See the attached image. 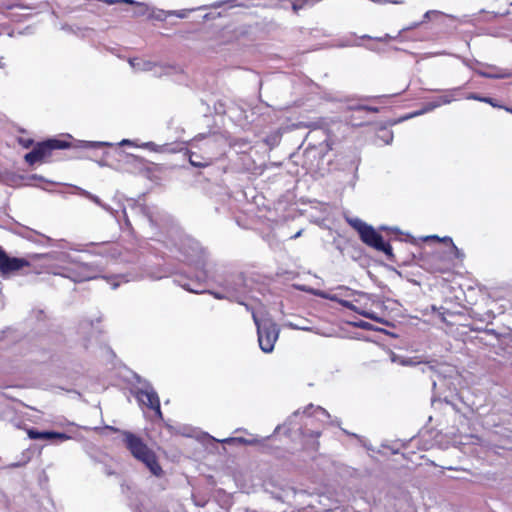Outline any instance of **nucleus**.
Listing matches in <instances>:
<instances>
[{
	"mask_svg": "<svg viewBox=\"0 0 512 512\" xmlns=\"http://www.w3.org/2000/svg\"><path fill=\"white\" fill-rule=\"evenodd\" d=\"M300 234H301V231L297 232V233H296L292 238H294V239H295V238L299 237V236H300Z\"/></svg>",
	"mask_w": 512,
	"mask_h": 512,
	"instance_id": "nucleus-55",
	"label": "nucleus"
},
{
	"mask_svg": "<svg viewBox=\"0 0 512 512\" xmlns=\"http://www.w3.org/2000/svg\"><path fill=\"white\" fill-rule=\"evenodd\" d=\"M476 63L491 70V71H485L482 69H475V72L481 77L488 78V79H505V78L512 77V71H510V70L500 68L496 65L482 64L478 61H476Z\"/></svg>",
	"mask_w": 512,
	"mask_h": 512,
	"instance_id": "nucleus-12",
	"label": "nucleus"
},
{
	"mask_svg": "<svg viewBox=\"0 0 512 512\" xmlns=\"http://www.w3.org/2000/svg\"><path fill=\"white\" fill-rule=\"evenodd\" d=\"M42 237L43 240H45L46 242H53V240L47 236H44V235H40Z\"/></svg>",
	"mask_w": 512,
	"mask_h": 512,
	"instance_id": "nucleus-53",
	"label": "nucleus"
},
{
	"mask_svg": "<svg viewBox=\"0 0 512 512\" xmlns=\"http://www.w3.org/2000/svg\"><path fill=\"white\" fill-rule=\"evenodd\" d=\"M317 410L320 411L322 414L326 415L327 417H329L328 412L324 408L318 406Z\"/></svg>",
	"mask_w": 512,
	"mask_h": 512,
	"instance_id": "nucleus-49",
	"label": "nucleus"
},
{
	"mask_svg": "<svg viewBox=\"0 0 512 512\" xmlns=\"http://www.w3.org/2000/svg\"><path fill=\"white\" fill-rule=\"evenodd\" d=\"M112 144L109 142H99V141H80V147L86 149H98L105 146H111Z\"/></svg>",
	"mask_w": 512,
	"mask_h": 512,
	"instance_id": "nucleus-22",
	"label": "nucleus"
},
{
	"mask_svg": "<svg viewBox=\"0 0 512 512\" xmlns=\"http://www.w3.org/2000/svg\"><path fill=\"white\" fill-rule=\"evenodd\" d=\"M355 326L364 330H373V325L369 322L365 321H359L358 323H355Z\"/></svg>",
	"mask_w": 512,
	"mask_h": 512,
	"instance_id": "nucleus-33",
	"label": "nucleus"
},
{
	"mask_svg": "<svg viewBox=\"0 0 512 512\" xmlns=\"http://www.w3.org/2000/svg\"><path fill=\"white\" fill-rule=\"evenodd\" d=\"M123 213H124V216H125V225H126L127 227H130V226H131V223H130V221H129V219H128L127 215H126L125 210L123 211Z\"/></svg>",
	"mask_w": 512,
	"mask_h": 512,
	"instance_id": "nucleus-50",
	"label": "nucleus"
},
{
	"mask_svg": "<svg viewBox=\"0 0 512 512\" xmlns=\"http://www.w3.org/2000/svg\"><path fill=\"white\" fill-rule=\"evenodd\" d=\"M347 221L349 225L358 232L359 235L361 234V231H364L369 226L359 218H348Z\"/></svg>",
	"mask_w": 512,
	"mask_h": 512,
	"instance_id": "nucleus-21",
	"label": "nucleus"
},
{
	"mask_svg": "<svg viewBox=\"0 0 512 512\" xmlns=\"http://www.w3.org/2000/svg\"><path fill=\"white\" fill-rule=\"evenodd\" d=\"M320 435H321V432H319V431H311V433H310V436H313L316 438L319 437Z\"/></svg>",
	"mask_w": 512,
	"mask_h": 512,
	"instance_id": "nucleus-52",
	"label": "nucleus"
},
{
	"mask_svg": "<svg viewBox=\"0 0 512 512\" xmlns=\"http://www.w3.org/2000/svg\"><path fill=\"white\" fill-rule=\"evenodd\" d=\"M291 326L294 328V329H298V330H304V331H309L310 328L307 327V324H304V326H299V325H294V324H291Z\"/></svg>",
	"mask_w": 512,
	"mask_h": 512,
	"instance_id": "nucleus-43",
	"label": "nucleus"
},
{
	"mask_svg": "<svg viewBox=\"0 0 512 512\" xmlns=\"http://www.w3.org/2000/svg\"><path fill=\"white\" fill-rule=\"evenodd\" d=\"M299 414V411H295L288 419H287V423L288 424H291L292 423V420L297 417V415Z\"/></svg>",
	"mask_w": 512,
	"mask_h": 512,
	"instance_id": "nucleus-46",
	"label": "nucleus"
},
{
	"mask_svg": "<svg viewBox=\"0 0 512 512\" xmlns=\"http://www.w3.org/2000/svg\"><path fill=\"white\" fill-rule=\"evenodd\" d=\"M253 321L257 327L259 347L264 353H270L274 349L275 342L279 337L280 329L270 318L260 319L256 312L252 313Z\"/></svg>",
	"mask_w": 512,
	"mask_h": 512,
	"instance_id": "nucleus-4",
	"label": "nucleus"
},
{
	"mask_svg": "<svg viewBox=\"0 0 512 512\" xmlns=\"http://www.w3.org/2000/svg\"><path fill=\"white\" fill-rule=\"evenodd\" d=\"M129 64L135 71H155V76L159 77H162L164 75H173L182 72V69L178 66L162 64L158 66L155 62L147 61L140 58L130 59Z\"/></svg>",
	"mask_w": 512,
	"mask_h": 512,
	"instance_id": "nucleus-10",
	"label": "nucleus"
},
{
	"mask_svg": "<svg viewBox=\"0 0 512 512\" xmlns=\"http://www.w3.org/2000/svg\"><path fill=\"white\" fill-rule=\"evenodd\" d=\"M132 209L136 214L147 219L151 228L158 231L159 233H164L167 230L169 223L171 222L170 216L159 210L157 207H150L144 204H135Z\"/></svg>",
	"mask_w": 512,
	"mask_h": 512,
	"instance_id": "nucleus-6",
	"label": "nucleus"
},
{
	"mask_svg": "<svg viewBox=\"0 0 512 512\" xmlns=\"http://www.w3.org/2000/svg\"><path fill=\"white\" fill-rule=\"evenodd\" d=\"M176 246L180 254L183 256V260L190 265H194L198 271L194 278H190L182 274L177 275L174 278V283L188 292L202 294L204 290L197 287H201L208 279V274L205 270L206 253L204 249L197 240L190 237L181 238Z\"/></svg>",
	"mask_w": 512,
	"mask_h": 512,
	"instance_id": "nucleus-1",
	"label": "nucleus"
},
{
	"mask_svg": "<svg viewBox=\"0 0 512 512\" xmlns=\"http://www.w3.org/2000/svg\"><path fill=\"white\" fill-rule=\"evenodd\" d=\"M224 5H228L230 8L235 7L234 0H225V1H218L211 5L212 8H220Z\"/></svg>",
	"mask_w": 512,
	"mask_h": 512,
	"instance_id": "nucleus-31",
	"label": "nucleus"
},
{
	"mask_svg": "<svg viewBox=\"0 0 512 512\" xmlns=\"http://www.w3.org/2000/svg\"><path fill=\"white\" fill-rule=\"evenodd\" d=\"M393 140V133L391 131H385V143L390 144Z\"/></svg>",
	"mask_w": 512,
	"mask_h": 512,
	"instance_id": "nucleus-39",
	"label": "nucleus"
},
{
	"mask_svg": "<svg viewBox=\"0 0 512 512\" xmlns=\"http://www.w3.org/2000/svg\"><path fill=\"white\" fill-rule=\"evenodd\" d=\"M125 161L126 163L128 164H131V165H135V166H142L143 163H144V159L139 157V156H136V155H133V154H126L125 155Z\"/></svg>",
	"mask_w": 512,
	"mask_h": 512,
	"instance_id": "nucleus-28",
	"label": "nucleus"
},
{
	"mask_svg": "<svg viewBox=\"0 0 512 512\" xmlns=\"http://www.w3.org/2000/svg\"><path fill=\"white\" fill-rule=\"evenodd\" d=\"M23 460L22 461H18V462H15V463H12L10 464V467L12 468H17V467H21V466H24L25 464H27L30 460V456L29 455H26L25 453L23 454Z\"/></svg>",
	"mask_w": 512,
	"mask_h": 512,
	"instance_id": "nucleus-32",
	"label": "nucleus"
},
{
	"mask_svg": "<svg viewBox=\"0 0 512 512\" xmlns=\"http://www.w3.org/2000/svg\"><path fill=\"white\" fill-rule=\"evenodd\" d=\"M111 430L114 431V432H119L120 431L119 429L114 428V427H111Z\"/></svg>",
	"mask_w": 512,
	"mask_h": 512,
	"instance_id": "nucleus-58",
	"label": "nucleus"
},
{
	"mask_svg": "<svg viewBox=\"0 0 512 512\" xmlns=\"http://www.w3.org/2000/svg\"><path fill=\"white\" fill-rule=\"evenodd\" d=\"M291 326L294 328V329H298V330H304V331H309L310 328L307 327V324H304V326H299V325H294V324H291Z\"/></svg>",
	"mask_w": 512,
	"mask_h": 512,
	"instance_id": "nucleus-42",
	"label": "nucleus"
},
{
	"mask_svg": "<svg viewBox=\"0 0 512 512\" xmlns=\"http://www.w3.org/2000/svg\"><path fill=\"white\" fill-rule=\"evenodd\" d=\"M310 408H313V404H310L306 409H310Z\"/></svg>",
	"mask_w": 512,
	"mask_h": 512,
	"instance_id": "nucleus-60",
	"label": "nucleus"
},
{
	"mask_svg": "<svg viewBox=\"0 0 512 512\" xmlns=\"http://www.w3.org/2000/svg\"><path fill=\"white\" fill-rule=\"evenodd\" d=\"M381 230H386L387 228L385 226L380 227Z\"/></svg>",
	"mask_w": 512,
	"mask_h": 512,
	"instance_id": "nucleus-61",
	"label": "nucleus"
},
{
	"mask_svg": "<svg viewBox=\"0 0 512 512\" xmlns=\"http://www.w3.org/2000/svg\"><path fill=\"white\" fill-rule=\"evenodd\" d=\"M444 14L437 10H429L423 15V20L420 22H413L409 26L400 29L398 32H409L411 30L417 29L422 23H425L428 20L443 18Z\"/></svg>",
	"mask_w": 512,
	"mask_h": 512,
	"instance_id": "nucleus-16",
	"label": "nucleus"
},
{
	"mask_svg": "<svg viewBox=\"0 0 512 512\" xmlns=\"http://www.w3.org/2000/svg\"><path fill=\"white\" fill-rule=\"evenodd\" d=\"M123 442L134 458L141 461L155 476H161L163 470L157 462L155 453L148 448L144 441L130 431H122Z\"/></svg>",
	"mask_w": 512,
	"mask_h": 512,
	"instance_id": "nucleus-2",
	"label": "nucleus"
},
{
	"mask_svg": "<svg viewBox=\"0 0 512 512\" xmlns=\"http://www.w3.org/2000/svg\"><path fill=\"white\" fill-rule=\"evenodd\" d=\"M324 142H325L326 148H325V151H324L323 155H324L326 152H328L329 150H331V149H332L331 144H330V142L328 141V139H325V140H324Z\"/></svg>",
	"mask_w": 512,
	"mask_h": 512,
	"instance_id": "nucleus-45",
	"label": "nucleus"
},
{
	"mask_svg": "<svg viewBox=\"0 0 512 512\" xmlns=\"http://www.w3.org/2000/svg\"><path fill=\"white\" fill-rule=\"evenodd\" d=\"M432 103H433L434 105H436V108H437V107H440V106L442 105V104H441V101L438 99V97H437L435 100H433V101H432Z\"/></svg>",
	"mask_w": 512,
	"mask_h": 512,
	"instance_id": "nucleus-51",
	"label": "nucleus"
},
{
	"mask_svg": "<svg viewBox=\"0 0 512 512\" xmlns=\"http://www.w3.org/2000/svg\"><path fill=\"white\" fill-rule=\"evenodd\" d=\"M213 157L211 156H202L195 151L189 152V162L192 166L198 168H204L212 164Z\"/></svg>",
	"mask_w": 512,
	"mask_h": 512,
	"instance_id": "nucleus-17",
	"label": "nucleus"
},
{
	"mask_svg": "<svg viewBox=\"0 0 512 512\" xmlns=\"http://www.w3.org/2000/svg\"><path fill=\"white\" fill-rule=\"evenodd\" d=\"M343 431H344V433H346L347 435H350V436H353V437H355V438H358V435H357V434H355V433H350V432H348L347 430H344V429H343Z\"/></svg>",
	"mask_w": 512,
	"mask_h": 512,
	"instance_id": "nucleus-54",
	"label": "nucleus"
},
{
	"mask_svg": "<svg viewBox=\"0 0 512 512\" xmlns=\"http://www.w3.org/2000/svg\"><path fill=\"white\" fill-rule=\"evenodd\" d=\"M300 289L302 291H306V292H310L312 293L313 295L315 296H318V297H321V298H324V299H329L331 301H336L338 302L342 307L344 308H347L349 310H353V311H356V307L353 305L352 302L348 301V300H343V299H338V297L336 295H333V296H329L327 293L323 292V291H320V290H315V289H306L304 286L303 287H300Z\"/></svg>",
	"mask_w": 512,
	"mask_h": 512,
	"instance_id": "nucleus-15",
	"label": "nucleus"
},
{
	"mask_svg": "<svg viewBox=\"0 0 512 512\" xmlns=\"http://www.w3.org/2000/svg\"><path fill=\"white\" fill-rule=\"evenodd\" d=\"M74 188L77 190V192H78L81 196H83V197H85V198H87V199L91 200L92 202H94L96 205H98V206H99V207H101L102 209H104V210H106V211H110V210H111L110 206H109V205H107V204H105V203H103V202L101 201V199H100L98 196H96V195H94V194L90 193L89 191H87V190H85V189H82V188H80V187L74 186Z\"/></svg>",
	"mask_w": 512,
	"mask_h": 512,
	"instance_id": "nucleus-18",
	"label": "nucleus"
},
{
	"mask_svg": "<svg viewBox=\"0 0 512 512\" xmlns=\"http://www.w3.org/2000/svg\"><path fill=\"white\" fill-rule=\"evenodd\" d=\"M362 316H364L365 318H368V319H371L375 322H378V323H383V324H386L388 325L389 322L384 320L383 318H380L378 317L375 313L373 312H366V311H363V312H359Z\"/></svg>",
	"mask_w": 512,
	"mask_h": 512,
	"instance_id": "nucleus-29",
	"label": "nucleus"
},
{
	"mask_svg": "<svg viewBox=\"0 0 512 512\" xmlns=\"http://www.w3.org/2000/svg\"><path fill=\"white\" fill-rule=\"evenodd\" d=\"M504 109H505V110H506L507 112H510V113H512V108H509V107H505Z\"/></svg>",
	"mask_w": 512,
	"mask_h": 512,
	"instance_id": "nucleus-57",
	"label": "nucleus"
},
{
	"mask_svg": "<svg viewBox=\"0 0 512 512\" xmlns=\"http://www.w3.org/2000/svg\"><path fill=\"white\" fill-rule=\"evenodd\" d=\"M30 266V262L26 258L12 257L0 246V272L7 275L19 271L23 267Z\"/></svg>",
	"mask_w": 512,
	"mask_h": 512,
	"instance_id": "nucleus-11",
	"label": "nucleus"
},
{
	"mask_svg": "<svg viewBox=\"0 0 512 512\" xmlns=\"http://www.w3.org/2000/svg\"><path fill=\"white\" fill-rule=\"evenodd\" d=\"M374 3L377 4H386V3H393V4H400L402 3L401 0H371Z\"/></svg>",
	"mask_w": 512,
	"mask_h": 512,
	"instance_id": "nucleus-35",
	"label": "nucleus"
},
{
	"mask_svg": "<svg viewBox=\"0 0 512 512\" xmlns=\"http://www.w3.org/2000/svg\"><path fill=\"white\" fill-rule=\"evenodd\" d=\"M429 239L449 243L451 246V250L454 252L456 258H462L464 256L463 252L457 248V246L453 243L452 239L448 236H446L444 238H440L437 235H432V236H427L425 238V240H429Z\"/></svg>",
	"mask_w": 512,
	"mask_h": 512,
	"instance_id": "nucleus-19",
	"label": "nucleus"
},
{
	"mask_svg": "<svg viewBox=\"0 0 512 512\" xmlns=\"http://www.w3.org/2000/svg\"><path fill=\"white\" fill-rule=\"evenodd\" d=\"M242 305L246 308V310H247V311H250V312H251V314H252L253 312H255L249 304H247V303H245V302H244V304H242Z\"/></svg>",
	"mask_w": 512,
	"mask_h": 512,
	"instance_id": "nucleus-48",
	"label": "nucleus"
},
{
	"mask_svg": "<svg viewBox=\"0 0 512 512\" xmlns=\"http://www.w3.org/2000/svg\"><path fill=\"white\" fill-rule=\"evenodd\" d=\"M54 255L57 256V259H59V260H65L66 258H68V254H66V253H57V252L51 253V257H53Z\"/></svg>",
	"mask_w": 512,
	"mask_h": 512,
	"instance_id": "nucleus-40",
	"label": "nucleus"
},
{
	"mask_svg": "<svg viewBox=\"0 0 512 512\" xmlns=\"http://www.w3.org/2000/svg\"><path fill=\"white\" fill-rule=\"evenodd\" d=\"M359 162H360V159L357 157V155H353L352 163L354 164L356 170L358 168Z\"/></svg>",
	"mask_w": 512,
	"mask_h": 512,
	"instance_id": "nucleus-44",
	"label": "nucleus"
},
{
	"mask_svg": "<svg viewBox=\"0 0 512 512\" xmlns=\"http://www.w3.org/2000/svg\"><path fill=\"white\" fill-rule=\"evenodd\" d=\"M119 145L121 146H124V145H133L132 141L131 140H128V139H123Z\"/></svg>",
	"mask_w": 512,
	"mask_h": 512,
	"instance_id": "nucleus-47",
	"label": "nucleus"
},
{
	"mask_svg": "<svg viewBox=\"0 0 512 512\" xmlns=\"http://www.w3.org/2000/svg\"><path fill=\"white\" fill-rule=\"evenodd\" d=\"M118 286H119V283H114V284H113V288H114V289H115V288H117Z\"/></svg>",
	"mask_w": 512,
	"mask_h": 512,
	"instance_id": "nucleus-59",
	"label": "nucleus"
},
{
	"mask_svg": "<svg viewBox=\"0 0 512 512\" xmlns=\"http://www.w3.org/2000/svg\"><path fill=\"white\" fill-rule=\"evenodd\" d=\"M139 387L135 389V397L138 402L145 405L151 410H154L159 418H162V412L160 408V400L157 392L153 388L150 382L141 379L140 376H136Z\"/></svg>",
	"mask_w": 512,
	"mask_h": 512,
	"instance_id": "nucleus-8",
	"label": "nucleus"
},
{
	"mask_svg": "<svg viewBox=\"0 0 512 512\" xmlns=\"http://www.w3.org/2000/svg\"><path fill=\"white\" fill-rule=\"evenodd\" d=\"M401 34H397V36H391L390 34H384L381 37H372L369 34H363L362 36H356V34H351L350 37L346 41H341L337 44L338 47H348V46H363L368 50L376 51V52H387L390 50H401L394 45V42L397 41L398 37Z\"/></svg>",
	"mask_w": 512,
	"mask_h": 512,
	"instance_id": "nucleus-3",
	"label": "nucleus"
},
{
	"mask_svg": "<svg viewBox=\"0 0 512 512\" xmlns=\"http://www.w3.org/2000/svg\"><path fill=\"white\" fill-rule=\"evenodd\" d=\"M71 145L68 141L51 138L43 142L37 143L34 148L25 155V161L33 165L44 158L50 156L51 152L55 149H67Z\"/></svg>",
	"mask_w": 512,
	"mask_h": 512,
	"instance_id": "nucleus-7",
	"label": "nucleus"
},
{
	"mask_svg": "<svg viewBox=\"0 0 512 512\" xmlns=\"http://www.w3.org/2000/svg\"><path fill=\"white\" fill-rule=\"evenodd\" d=\"M220 16V13H214V12H210V13H206L204 16H203V19L204 20H210V19H214L216 17H219Z\"/></svg>",
	"mask_w": 512,
	"mask_h": 512,
	"instance_id": "nucleus-38",
	"label": "nucleus"
},
{
	"mask_svg": "<svg viewBox=\"0 0 512 512\" xmlns=\"http://www.w3.org/2000/svg\"><path fill=\"white\" fill-rule=\"evenodd\" d=\"M470 98L478 100V101H481V102H484V103H488V104H490L493 107L504 108L502 105L498 104L497 101L494 98H491V97H481V96H479L477 94H472L470 96Z\"/></svg>",
	"mask_w": 512,
	"mask_h": 512,
	"instance_id": "nucleus-25",
	"label": "nucleus"
},
{
	"mask_svg": "<svg viewBox=\"0 0 512 512\" xmlns=\"http://www.w3.org/2000/svg\"><path fill=\"white\" fill-rule=\"evenodd\" d=\"M103 271V265L97 262L80 263L75 268H61L53 272L55 275L68 278L71 281L84 282L97 278Z\"/></svg>",
	"mask_w": 512,
	"mask_h": 512,
	"instance_id": "nucleus-5",
	"label": "nucleus"
},
{
	"mask_svg": "<svg viewBox=\"0 0 512 512\" xmlns=\"http://www.w3.org/2000/svg\"><path fill=\"white\" fill-rule=\"evenodd\" d=\"M92 325H93V323H92V322L85 320V321H82V322L80 323V329L84 330V329L89 328V327H90V326H92Z\"/></svg>",
	"mask_w": 512,
	"mask_h": 512,
	"instance_id": "nucleus-41",
	"label": "nucleus"
},
{
	"mask_svg": "<svg viewBox=\"0 0 512 512\" xmlns=\"http://www.w3.org/2000/svg\"><path fill=\"white\" fill-rule=\"evenodd\" d=\"M206 285V282L201 286V287H198L199 289H202L204 290L203 293H209L211 294L215 299H219V300H222V299H228L230 301H233V298L230 296V294H228L225 290L224 292H218V291H211V290H206L204 288V286Z\"/></svg>",
	"mask_w": 512,
	"mask_h": 512,
	"instance_id": "nucleus-24",
	"label": "nucleus"
},
{
	"mask_svg": "<svg viewBox=\"0 0 512 512\" xmlns=\"http://www.w3.org/2000/svg\"><path fill=\"white\" fill-rule=\"evenodd\" d=\"M102 471H103V473H104L105 475H107V476H112V475H114V474H115V471H114L111 467H109V466H107V465H104V466H103V470H102Z\"/></svg>",
	"mask_w": 512,
	"mask_h": 512,
	"instance_id": "nucleus-37",
	"label": "nucleus"
},
{
	"mask_svg": "<svg viewBox=\"0 0 512 512\" xmlns=\"http://www.w3.org/2000/svg\"><path fill=\"white\" fill-rule=\"evenodd\" d=\"M28 436L30 439H33V440H38V439L46 440V441L57 440L60 442L66 441L71 438L68 434L63 433V432L48 431V430L39 431L34 428L28 430Z\"/></svg>",
	"mask_w": 512,
	"mask_h": 512,
	"instance_id": "nucleus-13",
	"label": "nucleus"
},
{
	"mask_svg": "<svg viewBox=\"0 0 512 512\" xmlns=\"http://www.w3.org/2000/svg\"><path fill=\"white\" fill-rule=\"evenodd\" d=\"M435 108H436V105H434L432 103V101L427 102V103H425V105L423 106V108L420 111L414 112V113L404 117L403 119H408V118H412L414 116L422 115L424 113L434 110Z\"/></svg>",
	"mask_w": 512,
	"mask_h": 512,
	"instance_id": "nucleus-27",
	"label": "nucleus"
},
{
	"mask_svg": "<svg viewBox=\"0 0 512 512\" xmlns=\"http://www.w3.org/2000/svg\"><path fill=\"white\" fill-rule=\"evenodd\" d=\"M350 109H353V110H357V111H368V112H371V113H377L379 112V108L378 107H374V106H367V105H356V106H351Z\"/></svg>",
	"mask_w": 512,
	"mask_h": 512,
	"instance_id": "nucleus-30",
	"label": "nucleus"
},
{
	"mask_svg": "<svg viewBox=\"0 0 512 512\" xmlns=\"http://www.w3.org/2000/svg\"><path fill=\"white\" fill-rule=\"evenodd\" d=\"M438 99L441 101V104H449L452 101V98L450 95H443L439 96Z\"/></svg>",
	"mask_w": 512,
	"mask_h": 512,
	"instance_id": "nucleus-36",
	"label": "nucleus"
},
{
	"mask_svg": "<svg viewBox=\"0 0 512 512\" xmlns=\"http://www.w3.org/2000/svg\"><path fill=\"white\" fill-rule=\"evenodd\" d=\"M222 443H230V442H239L245 445H254L258 441L256 439H246L243 437H234V438H227L224 440H221Z\"/></svg>",
	"mask_w": 512,
	"mask_h": 512,
	"instance_id": "nucleus-26",
	"label": "nucleus"
},
{
	"mask_svg": "<svg viewBox=\"0 0 512 512\" xmlns=\"http://www.w3.org/2000/svg\"><path fill=\"white\" fill-rule=\"evenodd\" d=\"M31 178H32V179H42V177L37 176V175H33Z\"/></svg>",
	"mask_w": 512,
	"mask_h": 512,
	"instance_id": "nucleus-56",
	"label": "nucleus"
},
{
	"mask_svg": "<svg viewBox=\"0 0 512 512\" xmlns=\"http://www.w3.org/2000/svg\"><path fill=\"white\" fill-rule=\"evenodd\" d=\"M360 239L367 246L374 248L375 250H377L384 241L383 236L371 225H369L364 231H361Z\"/></svg>",
	"mask_w": 512,
	"mask_h": 512,
	"instance_id": "nucleus-14",
	"label": "nucleus"
},
{
	"mask_svg": "<svg viewBox=\"0 0 512 512\" xmlns=\"http://www.w3.org/2000/svg\"><path fill=\"white\" fill-rule=\"evenodd\" d=\"M221 286L228 294H230L233 301L238 304H244V301H242L241 298L248 293L249 289L243 273H231L227 275L221 283Z\"/></svg>",
	"mask_w": 512,
	"mask_h": 512,
	"instance_id": "nucleus-9",
	"label": "nucleus"
},
{
	"mask_svg": "<svg viewBox=\"0 0 512 512\" xmlns=\"http://www.w3.org/2000/svg\"><path fill=\"white\" fill-rule=\"evenodd\" d=\"M281 132L280 131H274L267 135L264 138V143L269 146L270 149H273L274 147L278 146L281 141Z\"/></svg>",
	"mask_w": 512,
	"mask_h": 512,
	"instance_id": "nucleus-20",
	"label": "nucleus"
},
{
	"mask_svg": "<svg viewBox=\"0 0 512 512\" xmlns=\"http://www.w3.org/2000/svg\"><path fill=\"white\" fill-rule=\"evenodd\" d=\"M142 147L148 148L151 151H159V146L154 142H147L142 145Z\"/></svg>",
	"mask_w": 512,
	"mask_h": 512,
	"instance_id": "nucleus-34",
	"label": "nucleus"
},
{
	"mask_svg": "<svg viewBox=\"0 0 512 512\" xmlns=\"http://www.w3.org/2000/svg\"><path fill=\"white\" fill-rule=\"evenodd\" d=\"M377 251L383 252L389 261H391V262L395 261V256L393 253L392 246L385 240L378 247Z\"/></svg>",
	"mask_w": 512,
	"mask_h": 512,
	"instance_id": "nucleus-23",
	"label": "nucleus"
}]
</instances>
